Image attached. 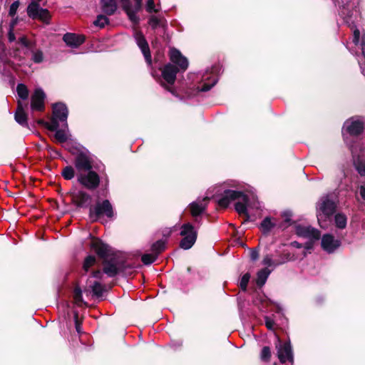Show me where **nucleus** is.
<instances>
[{"label":"nucleus","instance_id":"23","mask_svg":"<svg viewBox=\"0 0 365 365\" xmlns=\"http://www.w3.org/2000/svg\"><path fill=\"white\" fill-rule=\"evenodd\" d=\"M351 152L353 155L355 168L361 175H365V163L359 160L358 154V145H349Z\"/></svg>","mask_w":365,"mask_h":365},{"label":"nucleus","instance_id":"13","mask_svg":"<svg viewBox=\"0 0 365 365\" xmlns=\"http://www.w3.org/2000/svg\"><path fill=\"white\" fill-rule=\"evenodd\" d=\"M74 165L77 173L88 171L93 168L91 158L86 152H81L76 156Z\"/></svg>","mask_w":365,"mask_h":365},{"label":"nucleus","instance_id":"2","mask_svg":"<svg viewBox=\"0 0 365 365\" xmlns=\"http://www.w3.org/2000/svg\"><path fill=\"white\" fill-rule=\"evenodd\" d=\"M170 61L178 66V68L171 63H168L162 69L163 81L161 85L168 91L173 93L170 86H173L176 79V75L180 70L185 71L188 67V61L181 53L175 49L171 48L170 51Z\"/></svg>","mask_w":365,"mask_h":365},{"label":"nucleus","instance_id":"19","mask_svg":"<svg viewBox=\"0 0 365 365\" xmlns=\"http://www.w3.org/2000/svg\"><path fill=\"white\" fill-rule=\"evenodd\" d=\"M340 244L339 240L335 239L329 234L324 235L322 238V247L329 253L334 252L340 246Z\"/></svg>","mask_w":365,"mask_h":365},{"label":"nucleus","instance_id":"25","mask_svg":"<svg viewBox=\"0 0 365 365\" xmlns=\"http://www.w3.org/2000/svg\"><path fill=\"white\" fill-rule=\"evenodd\" d=\"M208 199L207 197L202 202H193L190 204V211L192 216L197 217L202 212L205 208V202Z\"/></svg>","mask_w":365,"mask_h":365},{"label":"nucleus","instance_id":"32","mask_svg":"<svg viewBox=\"0 0 365 365\" xmlns=\"http://www.w3.org/2000/svg\"><path fill=\"white\" fill-rule=\"evenodd\" d=\"M347 219L344 214L338 213L335 215V224L339 229H344L346 226Z\"/></svg>","mask_w":365,"mask_h":365},{"label":"nucleus","instance_id":"20","mask_svg":"<svg viewBox=\"0 0 365 365\" xmlns=\"http://www.w3.org/2000/svg\"><path fill=\"white\" fill-rule=\"evenodd\" d=\"M102 274V272L99 270L94 272L92 277L88 279L87 282L88 286L91 288L93 292V294L97 297L103 295L104 287L100 282L96 281L93 282L92 278H101Z\"/></svg>","mask_w":365,"mask_h":365},{"label":"nucleus","instance_id":"28","mask_svg":"<svg viewBox=\"0 0 365 365\" xmlns=\"http://www.w3.org/2000/svg\"><path fill=\"white\" fill-rule=\"evenodd\" d=\"M204 81H208V82H205L201 87L198 88L199 91L205 92L209 91L212 86H214L217 82V78L216 76H212L210 78L207 74L205 75L203 77Z\"/></svg>","mask_w":365,"mask_h":365},{"label":"nucleus","instance_id":"50","mask_svg":"<svg viewBox=\"0 0 365 365\" xmlns=\"http://www.w3.org/2000/svg\"><path fill=\"white\" fill-rule=\"evenodd\" d=\"M74 317H75V322H76V329L78 333H80L81 332V327H80V324L78 320V314L75 313Z\"/></svg>","mask_w":365,"mask_h":365},{"label":"nucleus","instance_id":"9","mask_svg":"<svg viewBox=\"0 0 365 365\" xmlns=\"http://www.w3.org/2000/svg\"><path fill=\"white\" fill-rule=\"evenodd\" d=\"M180 235L182 237L180 242V247L183 250L190 249L197 239V232L190 223L182 225Z\"/></svg>","mask_w":365,"mask_h":365},{"label":"nucleus","instance_id":"15","mask_svg":"<svg viewBox=\"0 0 365 365\" xmlns=\"http://www.w3.org/2000/svg\"><path fill=\"white\" fill-rule=\"evenodd\" d=\"M46 95L41 88H37L31 96V108L33 110H43Z\"/></svg>","mask_w":365,"mask_h":365},{"label":"nucleus","instance_id":"29","mask_svg":"<svg viewBox=\"0 0 365 365\" xmlns=\"http://www.w3.org/2000/svg\"><path fill=\"white\" fill-rule=\"evenodd\" d=\"M24 37L23 36H20L18 39V41H16V37H15V35L12 31V29H11L9 32V34H8V38H9V42L11 43V51L9 52V56L12 58H14V51H16V48L18 47H19V42L21 41V38Z\"/></svg>","mask_w":365,"mask_h":365},{"label":"nucleus","instance_id":"8","mask_svg":"<svg viewBox=\"0 0 365 365\" xmlns=\"http://www.w3.org/2000/svg\"><path fill=\"white\" fill-rule=\"evenodd\" d=\"M89 215L93 221H97L103 215L108 218H113L114 217L113 205L108 200L98 201L93 207H90Z\"/></svg>","mask_w":365,"mask_h":365},{"label":"nucleus","instance_id":"14","mask_svg":"<svg viewBox=\"0 0 365 365\" xmlns=\"http://www.w3.org/2000/svg\"><path fill=\"white\" fill-rule=\"evenodd\" d=\"M295 232L298 236L307 238L309 240H316L320 237L319 231L309 225H296Z\"/></svg>","mask_w":365,"mask_h":365},{"label":"nucleus","instance_id":"59","mask_svg":"<svg viewBox=\"0 0 365 365\" xmlns=\"http://www.w3.org/2000/svg\"><path fill=\"white\" fill-rule=\"evenodd\" d=\"M303 255H304V257L306 255V252H304Z\"/></svg>","mask_w":365,"mask_h":365},{"label":"nucleus","instance_id":"7","mask_svg":"<svg viewBox=\"0 0 365 365\" xmlns=\"http://www.w3.org/2000/svg\"><path fill=\"white\" fill-rule=\"evenodd\" d=\"M339 14L343 19L344 23L347 24L351 29L355 27V22L358 21L359 16V11L354 5L351 3V0H342L341 8Z\"/></svg>","mask_w":365,"mask_h":365},{"label":"nucleus","instance_id":"16","mask_svg":"<svg viewBox=\"0 0 365 365\" xmlns=\"http://www.w3.org/2000/svg\"><path fill=\"white\" fill-rule=\"evenodd\" d=\"M363 129V123L359 119H349L344 125V130L351 136L358 135L362 132Z\"/></svg>","mask_w":365,"mask_h":365},{"label":"nucleus","instance_id":"4","mask_svg":"<svg viewBox=\"0 0 365 365\" xmlns=\"http://www.w3.org/2000/svg\"><path fill=\"white\" fill-rule=\"evenodd\" d=\"M238 201L235 203V210L240 215H245L249 218L248 210L250 204L248 197L242 192L226 190L223 192L222 197L218 200V204L220 207H227L229 204L234 200Z\"/></svg>","mask_w":365,"mask_h":365},{"label":"nucleus","instance_id":"6","mask_svg":"<svg viewBox=\"0 0 365 365\" xmlns=\"http://www.w3.org/2000/svg\"><path fill=\"white\" fill-rule=\"evenodd\" d=\"M336 207V202L333 195H327L322 197L317 204V215L319 223L322 227V221H326L335 211Z\"/></svg>","mask_w":365,"mask_h":365},{"label":"nucleus","instance_id":"27","mask_svg":"<svg viewBox=\"0 0 365 365\" xmlns=\"http://www.w3.org/2000/svg\"><path fill=\"white\" fill-rule=\"evenodd\" d=\"M101 5L103 11L108 15L113 14L117 9L115 0H101Z\"/></svg>","mask_w":365,"mask_h":365},{"label":"nucleus","instance_id":"46","mask_svg":"<svg viewBox=\"0 0 365 365\" xmlns=\"http://www.w3.org/2000/svg\"><path fill=\"white\" fill-rule=\"evenodd\" d=\"M265 324L269 329H274V322L272 319H269V317H265Z\"/></svg>","mask_w":365,"mask_h":365},{"label":"nucleus","instance_id":"38","mask_svg":"<svg viewBox=\"0 0 365 365\" xmlns=\"http://www.w3.org/2000/svg\"><path fill=\"white\" fill-rule=\"evenodd\" d=\"M96 262V257L94 256H88L83 263V269L88 272L89 268L92 267Z\"/></svg>","mask_w":365,"mask_h":365},{"label":"nucleus","instance_id":"44","mask_svg":"<svg viewBox=\"0 0 365 365\" xmlns=\"http://www.w3.org/2000/svg\"><path fill=\"white\" fill-rule=\"evenodd\" d=\"M359 36H360V31L359 29H354L353 30V38H352V42L355 44V45H358L359 43Z\"/></svg>","mask_w":365,"mask_h":365},{"label":"nucleus","instance_id":"57","mask_svg":"<svg viewBox=\"0 0 365 365\" xmlns=\"http://www.w3.org/2000/svg\"><path fill=\"white\" fill-rule=\"evenodd\" d=\"M41 0H32V1H35L38 4H39V2L41 1Z\"/></svg>","mask_w":365,"mask_h":365},{"label":"nucleus","instance_id":"5","mask_svg":"<svg viewBox=\"0 0 365 365\" xmlns=\"http://www.w3.org/2000/svg\"><path fill=\"white\" fill-rule=\"evenodd\" d=\"M18 43L19 47L16 48V51H14V58L24 63L23 61L25 58V56L30 53L31 54V60L34 63H41L43 62L44 58L42 51L34 48L31 43L26 40V37L21 38V41Z\"/></svg>","mask_w":365,"mask_h":365},{"label":"nucleus","instance_id":"41","mask_svg":"<svg viewBox=\"0 0 365 365\" xmlns=\"http://www.w3.org/2000/svg\"><path fill=\"white\" fill-rule=\"evenodd\" d=\"M271 356L270 349L268 346H264L261 351V359L263 361H268Z\"/></svg>","mask_w":365,"mask_h":365},{"label":"nucleus","instance_id":"48","mask_svg":"<svg viewBox=\"0 0 365 365\" xmlns=\"http://www.w3.org/2000/svg\"><path fill=\"white\" fill-rule=\"evenodd\" d=\"M361 47L362 55L365 58V32L363 34V36H362Z\"/></svg>","mask_w":365,"mask_h":365},{"label":"nucleus","instance_id":"1","mask_svg":"<svg viewBox=\"0 0 365 365\" xmlns=\"http://www.w3.org/2000/svg\"><path fill=\"white\" fill-rule=\"evenodd\" d=\"M68 108L61 103H55L53 106V115L49 122L39 120L46 128L51 131H56L55 138L59 143L66 142L69 137V131L67 123Z\"/></svg>","mask_w":365,"mask_h":365},{"label":"nucleus","instance_id":"49","mask_svg":"<svg viewBox=\"0 0 365 365\" xmlns=\"http://www.w3.org/2000/svg\"><path fill=\"white\" fill-rule=\"evenodd\" d=\"M129 15V19L135 24H138V21H139V19L138 17L134 14H128Z\"/></svg>","mask_w":365,"mask_h":365},{"label":"nucleus","instance_id":"12","mask_svg":"<svg viewBox=\"0 0 365 365\" xmlns=\"http://www.w3.org/2000/svg\"><path fill=\"white\" fill-rule=\"evenodd\" d=\"M276 349H277V356L281 363H285L286 361L293 363L294 357L289 342L282 344L279 339H277Z\"/></svg>","mask_w":365,"mask_h":365},{"label":"nucleus","instance_id":"39","mask_svg":"<svg viewBox=\"0 0 365 365\" xmlns=\"http://www.w3.org/2000/svg\"><path fill=\"white\" fill-rule=\"evenodd\" d=\"M108 23V19L103 16L99 15L98 16L96 20L94 21V24L97 26L103 27Z\"/></svg>","mask_w":365,"mask_h":365},{"label":"nucleus","instance_id":"42","mask_svg":"<svg viewBox=\"0 0 365 365\" xmlns=\"http://www.w3.org/2000/svg\"><path fill=\"white\" fill-rule=\"evenodd\" d=\"M160 19L155 16H152L149 19V25L153 29H156L160 25Z\"/></svg>","mask_w":365,"mask_h":365},{"label":"nucleus","instance_id":"51","mask_svg":"<svg viewBox=\"0 0 365 365\" xmlns=\"http://www.w3.org/2000/svg\"><path fill=\"white\" fill-rule=\"evenodd\" d=\"M359 189L361 197L365 200V186L361 185Z\"/></svg>","mask_w":365,"mask_h":365},{"label":"nucleus","instance_id":"22","mask_svg":"<svg viewBox=\"0 0 365 365\" xmlns=\"http://www.w3.org/2000/svg\"><path fill=\"white\" fill-rule=\"evenodd\" d=\"M63 39L67 46L71 48H77L85 41V37L73 33L64 34Z\"/></svg>","mask_w":365,"mask_h":365},{"label":"nucleus","instance_id":"37","mask_svg":"<svg viewBox=\"0 0 365 365\" xmlns=\"http://www.w3.org/2000/svg\"><path fill=\"white\" fill-rule=\"evenodd\" d=\"M157 258V255L154 254H145L142 256L141 260L145 264H150Z\"/></svg>","mask_w":365,"mask_h":365},{"label":"nucleus","instance_id":"18","mask_svg":"<svg viewBox=\"0 0 365 365\" xmlns=\"http://www.w3.org/2000/svg\"><path fill=\"white\" fill-rule=\"evenodd\" d=\"M134 37L138 47L140 48L142 53H143L146 62L149 65L151 64V56L149 46L143 35L140 31H135Z\"/></svg>","mask_w":365,"mask_h":365},{"label":"nucleus","instance_id":"34","mask_svg":"<svg viewBox=\"0 0 365 365\" xmlns=\"http://www.w3.org/2000/svg\"><path fill=\"white\" fill-rule=\"evenodd\" d=\"M165 248V242L164 240H158L152 245V251L158 256V255Z\"/></svg>","mask_w":365,"mask_h":365},{"label":"nucleus","instance_id":"17","mask_svg":"<svg viewBox=\"0 0 365 365\" xmlns=\"http://www.w3.org/2000/svg\"><path fill=\"white\" fill-rule=\"evenodd\" d=\"M73 202L81 207H87L90 205L91 197L83 190L73 191L71 193Z\"/></svg>","mask_w":365,"mask_h":365},{"label":"nucleus","instance_id":"24","mask_svg":"<svg viewBox=\"0 0 365 365\" xmlns=\"http://www.w3.org/2000/svg\"><path fill=\"white\" fill-rule=\"evenodd\" d=\"M296 257L294 255L291 256L289 254L284 255V259L282 260H273L270 255H266L262 260V264L267 267H276L278 265L282 264L286 262L295 260Z\"/></svg>","mask_w":365,"mask_h":365},{"label":"nucleus","instance_id":"30","mask_svg":"<svg viewBox=\"0 0 365 365\" xmlns=\"http://www.w3.org/2000/svg\"><path fill=\"white\" fill-rule=\"evenodd\" d=\"M271 273V270L267 268L262 269L257 272L256 283L258 286L264 285Z\"/></svg>","mask_w":365,"mask_h":365},{"label":"nucleus","instance_id":"21","mask_svg":"<svg viewBox=\"0 0 365 365\" xmlns=\"http://www.w3.org/2000/svg\"><path fill=\"white\" fill-rule=\"evenodd\" d=\"M10 68H14V64L8 58L4 51V46L0 41V72L4 75H9Z\"/></svg>","mask_w":365,"mask_h":365},{"label":"nucleus","instance_id":"31","mask_svg":"<svg viewBox=\"0 0 365 365\" xmlns=\"http://www.w3.org/2000/svg\"><path fill=\"white\" fill-rule=\"evenodd\" d=\"M276 222L274 219L270 217H266L263 220L261 223L260 227L262 231L264 234H267L271 230L276 226Z\"/></svg>","mask_w":365,"mask_h":365},{"label":"nucleus","instance_id":"35","mask_svg":"<svg viewBox=\"0 0 365 365\" xmlns=\"http://www.w3.org/2000/svg\"><path fill=\"white\" fill-rule=\"evenodd\" d=\"M61 174L66 180H71L75 175L74 168L72 166H66L63 169Z\"/></svg>","mask_w":365,"mask_h":365},{"label":"nucleus","instance_id":"58","mask_svg":"<svg viewBox=\"0 0 365 365\" xmlns=\"http://www.w3.org/2000/svg\"><path fill=\"white\" fill-rule=\"evenodd\" d=\"M138 5H140L141 4V0H135Z\"/></svg>","mask_w":365,"mask_h":365},{"label":"nucleus","instance_id":"53","mask_svg":"<svg viewBox=\"0 0 365 365\" xmlns=\"http://www.w3.org/2000/svg\"><path fill=\"white\" fill-rule=\"evenodd\" d=\"M250 257H251L252 260H253V261L256 260L258 257V252L257 251H252Z\"/></svg>","mask_w":365,"mask_h":365},{"label":"nucleus","instance_id":"3","mask_svg":"<svg viewBox=\"0 0 365 365\" xmlns=\"http://www.w3.org/2000/svg\"><path fill=\"white\" fill-rule=\"evenodd\" d=\"M91 246L97 255L104 259L103 272L110 277H115L120 269V264L113 257L111 248L98 239L93 240Z\"/></svg>","mask_w":365,"mask_h":365},{"label":"nucleus","instance_id":"33","mask_svg":"<svg viewBox=\"0 0 365 365\" xmlns=\"http://www.w3.org/2000/svg\"><path fill=\"white\" fill-rule=\"evenodd\" d=\"M16 91L19 97L21 98L22 100H26L29 96V90L27 87L23 84L19 83L17 86Z\"/></svg>","mask_w":365,"mask_h":365},{"label":"nucleus","instance_id":"55","mask_svg":"<svg viewBox=\"0 0 365 365\" xmlns=\"http://www.w3.org/2000/svg\"><path fill=\"white\" fill-rule=\"evenodd\" d=\"M276 307L278 312H281L282 311V307L279 304H277Z\"/></svg>","mask_w":365,"mask_h":365},{"label":"nucleus","instance_id":"36","mask_svg":"<svg viewBox=\"0 0 365 365\" xmlns=\"http://www.w3.org/2000/svg\"><path fill=\"white\" fill-rule=\"evenodd\" d=\"M73 300L78 306L84 304L82 298V292L79 287H76L73 292Z\"/></svg>","mask_w":365,"mask_h":365},{"label":"nucleus","instance_id":"11","mask_svg":"<svg viewBox=\"0 0 365 365\" xmlns=\"http://www.w3.org/2000/svg\"><path fill=\"white\" fill-rule=\"evenodd\" d=\"M27 14L29 17L35 19H38L46 24H49L51 15L49 11L46 9L40 7L35 1H31L27 8Z\"/></svg>","mask_w":365,"mask_h":365},{"label":"nucleus","instance_id":"40","mask_svg":"<svg viewBox=\"0 0 365 365\" xmlns=\"http://www.w3.org/2000/svg\"><path fill=\"white\" fill-rule=\"evenodd\" d=\"M250 275L248 273L245 274L241 278L240 286L241 289L244 291L246 290L247 284L250 281Z\"/></svg>","mask_w":365,"mask_h":365},{"label":"nucleus","instance_id":"10","mask_svg":"<svg viewBox=\"0 0 365 365\" xmlns=\"http://www.w3.org/2000/svg\"><path fill=\"white\" fill-rule=\"evenodd\" d=\"M78 182L88 190H95L100 183V177L92 169L83 173H76Z\"/></svg>","mask_w":365,"mask_h":365},{"label":"nucleus","instance_id":"43","mask_svg":"<svg viewBox=\"0 0 365 365\" xmlns=\"http://www.w3.org/2000/svg\"><path fill=\"white\" fill-rule=\"evenodd\" d=\"M146 10L150 13L158 11V9H155L154 0H148L147 1Z\"/></svg>","mask_w":365,"mask_h":365},{"label":"nucleus","instance_id":"52","mask_svg":"<svg viewBox=\"0 0 365 365\" xmlns=\"http://www.w3.org/2000/svg\"><path fill=\"white\" fill-rule=\"evenodd\" d=\"M358 61L361 69V73H363L364 76H365V63L361 62V61L359 59L358 60Z\"/></svg>","mask_w":365,"mask_h":365},{"label":"nucleus","instance_id":"45","mask_svg":"<svg viewBox=\"0 0 365 365\" xmlns=\"http://www.w3.org/2000/svg\"><path fill=\"white\" fill-rule=\"evenodd\" d=\"M19 6V1H14L10 6V9H9V14L11 16H14L16 11H17V9Z\"/></svg>","mask_w":365,"mask_h":365},{"label":"nucleus","instance_id":"56","mask_svg":"<svg viewBox=\"0 0 365 365\" xmlns=\"http://www.w3.org/2000/svg\"><path fill=\"white\" fill-rule=\"evenodd\" d=\"M343 135H344V140L346 141V143L348 144V138L346 136V133H344V131H343Z\"/></svg>","mask_w":365,"mask_h":365},{"label":"nucleus","instance_id":"47","mask_svg":"<svg viewBox=\"0 0 365 365\" xmlns=\"http://www.w3.org/2000/svg\"><path fill=\"white\" fill-rule=\"evenodd\" d=\"M283 217L284 219V222L287 224H289L291 217H292V212L289 211H286L283 213Z\"/></svg>","mask_w":365,"mask_h":365},{"label":"nucleus","instance_id":"26","mask_svg":"<svg viewBox=\"0 0 365 365\" xmlns=\"http://www.w3.org/2000/svg\"><path fill=\"white\" fill-rule=\"evenodd\" d=\"M15 120L19 124L23 126L27 125V116L20 102L18 103V108L15 113Z\"/></svg>","mask_w":365,"mask_h":365},{"label":"nucleus","instance_id":"54","mask_svg":"<svg viewBox=\"0 0 365 365\" xmlns=\"http://www.w3.org/2000/svg\"><path fill=\"white\" fill-rule=\"evenodd\" d=\"M291 245L294 247H296V248H301L302 247V245L300 243H299L298 242H292L291 243Z\"/></svg>","mask_w":365,"mask_h":365}]
</instances>
